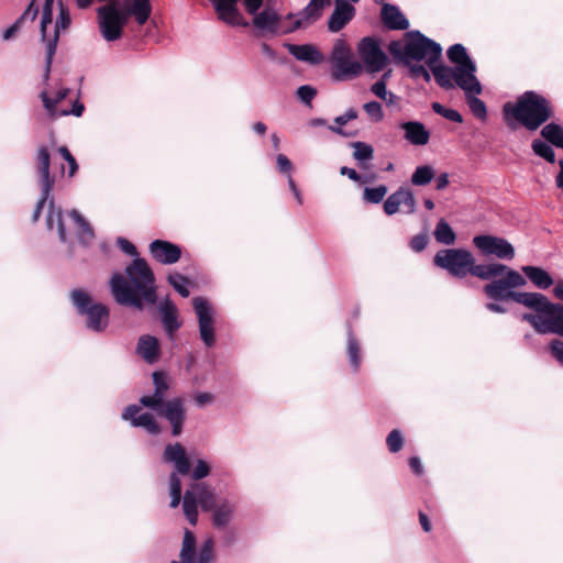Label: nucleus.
Masks as SVG:
<instances>
[{
    "label": "nucleus",
    "instance_id": "f257e3e1",
    "mask_svg": "<svg viewBox=\"0 0 563 563\" xmlns=\"http://www.w3.org/2000/svg\"><path fill=\"white\" fill-rule=\"evenodd\" d=\"M35 161L36 179L41 189V197L32 216L33 221L36 222L38 220L44 205L48 201V213L46 217L47 230L53 231L56 229L58 238L63 243L71 245L74 232L81 245H90L95 239V233L90 224L78 211L73 210L65 213L60 208H56L54 200L51 199L55 176L52 174V157L45 146L38 147Z\"/></svg>",
    "mask_w": 563,
    "mask_h": 563
},
{
    "label": "nucleus",
    "instance_id": "f03ea898",
    "mask_svg": "<svg viewBox=\"0 0 563 563\" xmlns=\"http://www.w3.org/2000/svg\"><path fill=\"white\" fill-rule=\"evenodd\" d=\"M125 275L114 274L110 280L111 294L119 305L142 310L145 303L156 302L155 277L145 260L135 258Z\"/></svg>",
    "mask_w": 563,
    "mask_h": 563
},
{
    "label": "nucleus",
    "instance_id": "7ed1b4c3",
    "mask_svg": "<svg viewBox=\"0 0 563 563\" xmlns=\"http://www.w3.org/2000/svg\"><path fill=\"white\" fill-rule=\"evenodd\" d=\"M211 510L212 525L218 529L227 528L234 518L236 504L227 497H216L203 483H194L186 490L183 500V510L187 520L195 526L198 520V506Z\"/></svg>",
    "mask_w": 563,
    "mask_h": 563
},
{
    "label": "nucleus",
    "instance_id": "20e7f679",
    "mask_svg": "<svg viewBox=\"0 0 563 563\" xmlns=\"http://www.w3.org/2000/svg\"><path fill=\"white\" fill-rule=\"evenodd\" d=\"M388 49L396 59L406 64H409L411 60H424L432 73L438 67V62L442 54L441 45L419 31L406 33L404 41L390 42Z\"/></svg>",
    "mask_w": 563,
    "mask_h": 563
},
{
    "label": "nucleus",
    "instance_id": "39448f33",
    "mask_svg": "<svg viewBox=\"0 0 563 563\" xmlns=\"http://www.w3.org/2000/svg\"><path fill=\"white\" fill-rule=\"evenodd\" d=\"M503 111L510 129H515V124L509 120V118H514L531 131L537 130L553 113L549 100L534 91L525 92L516 103L507 102Z\"/></svg>",
    "mask_w": 563,
    "mask_h": 563
},
{
    "label": "nucleus",
    "instance_id": "423d86ee",
    "mask_svg": "<svg viewBox=\"0 0 563 563\" xmlns=\"http://www.w3.org/2000/svg\"><path fill=\"white\" fill-rule=\"evenodd\" d=\"M449 60L454 67L441 65L433 69L435 82L443 89H453L463 81L476 79V65L468 56L462 44H454L446 52Z\"/></svg>",
    "mask_w": 563,
    "mask_h": 563
},
{
    "label": "nucleus",
    "instance_id": "0eeeda50",
    "mask_svg": "<svg viewBox=\"0 0 563 563\" xmlns=\"http://www.w3.org/2000/svg\"><path fill=\"white\" fill-rule=\"evenodd\" d=\"M536 298L532 305L527 308L533 310L532 313L522 314V320L529 322L540 334L553 333L563 336V306L551 302L540 292L533 294Z\"/></svg>",
    "mask_w": 563,
    "mask_h": 563
},
{
    "label": "nucleus",
    "instance_id": "6e6552de",
    "mask_svg": "<svg viewBox=\"0 0 563 563\" xmlns=\"http://www.w3.org/2000/svg\"><path fill=\"white\" fill-rule=\"evenodd\" d=\"M526 278L517 271L507 266L506 271L490 283L486 284L483 288L485 295L493 300H508L511 299L525 307L534 303L537 297L534 292H519L515 288L526 285Z\"/></svg>",
    "mask_w": 563,
    "mask_h": 563
},
{
    "label": "nucleus",
    "instance_id": "1a4fd4ad",
    "mask_svg": "<svg viewBox=\"0 0 563 563\" xmlns=\"http://www.w3.org/2000/svg\"><path fill=\"white\" fill-rule=\"evenodd\" d=\"M70 300L80 316L86 317V327L95 332H102L109 324V310L99 302H95L90 294L81 288L70 292Z\"/></svg>",
    "mask_w": 563,
    "mask_h": 563
},
{
    "label": "nucleus",
    "instance_id": "9d476101",
    "mask_svg": "<svg viewBox=\"0 0 563 563\" xmlns=\"http://www.w3.org/2000/svg\"><path fill=\"white\" fill-rule=\"evenodd\" d=\"M163 460L172 463L175 472L169 477L170 507L177 508L181 500V482L178 474L187 475L190 471V463L184 446L179 443L168 444L163 453Z\"/></svg>",
    "mask_w": 563,
    "mask_h": 563
},
{
    "label": "nucleus",
    "instance_id": "9b49d317",
    "mask_svg": "<svg viewBox=\"0 0 563 563\" xmlns=\"http://www.w3.org/2000/svg\"><path fill=\"white\" fill-rule=\"evenodd\" d=\"M332 76L336 80H346L357 77L363 71V65L355 60L352 51L344 40H336L332 53Z\"/></svg>",
    "mask_w": 563,
    "mask_h": 563
},
{
    "label": "nucleus",
    "instance_id": "f8f14e48",
    "mask_svg": "<svg viewBox=\"0 0 563 563\" xmlns=\"http://www.w3.org/2000/svg\"><path fill=\"white\" fill-rule=\"evenodd\" d=\"M473 262V254L465 249L440 250L433 257L435 266L457 278H464L470 274Z\"/></svg>",
    "mask_w": 563,
    "mask_h": 563
},
{
    "label": "nucleus",
    "instance_id": "ddd939ff",
    "mask_svg": "<svg viewBox=\"0 0 563 563\" xmlns=\"http://www.w3.org/2000/svg\"><path fill=\"white\" fill-rule=\"evenodd\" d=\"M214 542L211 538L206 539L197 549V542L194 533L185 529L179 561L172 563H213Z\"/></svg>",
    "mask_w": 563,
    "mask_h": 563
},
{
    "label": "nucleus",
    "instance_id": "4468645a",
    "mask_svg": "<svg viewBox=\"0 0 563 563\" xmlns=\"http://www.w3.org/2000/svg\"><path fill=\"white\" fill-rule=\"evenodd\" d=\"M252 15L254 16V26L258 30L269 33H277L278 31H282L283 33H289L314 21L312 19H308L305 15V9L300 15L291 22V24L280 23L279 15L273 8L269 7L265 8L262 12L257 11L256 14Z\"/></svg>",
    "mask_w": 563,
    "mask_h": 563
},
{
    "label": "nucleus",
    "instance_id": "2eb2a0df",
    "mask_svg": "<svg viewBox=\"0 0 563 563\" xmlns=\"http://www.w3.org/2000/svg\"><path fill=\"white\" fill-rule=\"evenodd\" d=\"M97 13L102 37L108 42L119 40L122 36L123 27L128 23L119 11V1L100 7Z\"/></svg>",
    "mask_w": 563,
    "mask_h": 563
},
{
    "label": "nucleus",
    "instance_id": "dca6fc26",
    "mask_svg": "<svg viewBox=\"0 0 563 563\" xmlns=\"http://www.w3.org/2000/svg\"><path fill=\"white\" fill-rule=\"evenodd\" d=\"M192 307L197 316L199 336L206 347L216 344L214 309L209 300L203 297L192 298Z\"/></svg>",
    "mask_w": 563,
    "mask_h": 563
},
{
    "label": "nucleus",
    "instance_id": "f3484780",
    "mask_svg": "<svg viewBox=\"0 0 563 563\" xmlns=\"http://www.w3.org/2000/svg\"><path fill=\"white\" fill-rule=\"evenodd\" d=\"M69 25H70L69 12L66 8H64V5L62 3L59 4V14L54 24L52 32H48V30H47L48 26H45V29H43L42 22L40 23L41 38H42V42L46 46L45 77H47L49 74L53 57L56 52L59 34L62 31L67 30Z\"/></svg>",
    "mask_w": 563,
    "mask_h": 563
},
{
    "label": "nucleus",
    "instance_id": "a211bd4d",
    "mask_svg": "<svg viewBox=\"0 0 563 563\" xmlns=\"http://www.w3.org/2000/svg\"><path fill=\"white\" fill-rule=\"evenodd\" d=\"M357 53L363 62V69L374 74L383 70L388 62L386 54L374 37H364L357 45Z\"/></svg>",
    "mask_w": 563,
    "mask_h": 563
},
{
    "label": "nucleus",
    "instance_id": "6ab92c4d",
    "mask_svg": "<svg viewBox=\"0 0 563 563\" xmlns=\"http://www.w3.org/2000/svg\"><path fill=\"white\" fill-rule=\"evenodd\" d=\"M474 246L485 256H496L499 260H512L515 247L504 238L481 234L473 238Z\"/></svg>",
    "mask_w": 563,
    "mask_h": 563
},
{
    "label": "nucleus",
    "instance_id": "aec40b11",
    "mask_svg": "<svg viewBox=\"0 0 563 563\" xmlns=\"http://www.w3.org/2000/svg\"><path fill=\"white\" fill-rule=\"evenodd\" d=\"M152 409L170 423L172 434L174 437H178L181 433L186 416L184 401L180 397H175L167 401H162V406Z\"/></svg>",
    "mask_w": 563,
    "mask_h": 563
},
{
    "label": "nucleus",
    "instance_id": "412c9836",
    "mask_svg": "<svg viewBox=\"0 0 563 563\" xmlns=\"http://www.w3.org/2000/svg\"><path fill=\"white\" fill-rule=\"evenodd\" d=\"M122 419L130 421L133 427L145 429L150 434H158L161 432V428L153 415L144 412L137 405L126 407L122 413Z\"/></svg>",
    "mask_w": 563,
    "mask_h": 563
},
{
    "label": "nucleus",
    "instance_id": "4be33fe9",
    "mask_svg": "<svg viewBox=\"0 0 563 563\" xmlns=\"http://www.w3.org/2000/svg\"><path fill=\"white\" fill-rule=\"evenodd\" d=\"M456 87L461 88L464 93L467 101V104L472 111V113L481 119L485 120L487 117V109L484 103L477 96L482 93L483 88L479 82V80L473 79L470 81H463L462 84L457 85Z\"/></svg>",
    "mask_w": 563,
    "mask_h": 563
},
{
    "label": "nucleus",
    "instance_id": "5701e85b",
    "mask_svg": "<svg viewBox=\"0 0 563 563\" xmlns=\"http://www.w3.org/2000/svg\"><path fill=\"white\" fill-rule=\"evenodd\" d=\"M119 11L129 21L133 18L139 25H144L151 16V0H122L119 2Z\"/></svg>",
    "mask_w": 563,
    "mask_h": 563
},
{
    "label": "nucleus",
    "instance_id": "b1692460",
    "mask_svg": "<svg viewBox=\"0 0 563 563\" xmlns=\"http://www.w3.org/2000/svg\"><path fill=\"white\" fill-rule=\"evenodd\" d=\"M148 250L151 255L164 265L175 264L181 256V249L178 245L164 240H154Z\"/></svg>",
    "mask_w": 563,
    "mask_h": 563
},
{
    "label": "nucleus",
    "instance_id": "393cba45",
    "mask_svg": "<svg viewBox=\"0 0 563 563\" xmlns=\"http://www.w3.org/2000/svg\"><path fill=\"white\" fill-rule=\"evenodd\" d=\"M355 15V8L345 0H335L334 10L329 18L328 29L330 32L341 31Z\"/></svg>",
    "mask_w": 563,
    "mask_h": 563
},
{
    "label": "nucleus",
    "instance_id": "a878e982",
    "mask_svg": "<svg viewBox=\"0 0 563 563\" xmlns=\"http://www.w3.org/2000/svg\"><path fill=\"white\" fill-rule=\"evenodd\" d=\"M154 393L140 398V404L147 408H158L165 401V395L169 388L167 376L163 372L153 373Z\"/></svg>",
    "mask_w": 563,
    "mask_h": 563
},
{
    "label": "nucleus",
    "instance_id": "bb28decb",
    "mask_svg": "<svg viewBox=\"0 0 563 563\" xmlns=\"http://www.w3.org/2000/svg\"><path fill=\"white\" fill-rule=\"evenodd\" d=\"M218 18L229 25H242L243 18L238 9L239 0H209Z\"/></svg>",
    "mask_w": 563,
    "mask_h": 563
},
{
    "label": "nucleus",
    "instance_id": "cd10ccee",
    "mask_svg": "<svg viewBox=\"0 0 563 563\" xmlns=\"http://www.w3.org/2000/svg\"><path fill=\"white\" fill-rule=\"evenodd\" d=\"M404 131V139L411 145L423 146L429 143L430 132L419 121H407L399 124Z\"/></svg>",
    "mask_w": 563,
    "mask_h": 563
},
{
    "label": "nucleus",
    "instance_id": "c85d7f7f",
    "mask_svg": "<svg viewBox=\"0 0 563 563\" xmlns=\"http://www.w3.org/2000/svg\"><path fill=\"white\" fill-rule=\"evenodd\" d=\"M159 317L167 334L173 338L174 333L181 327L178 319L177 307L168 299L159 306Z\"/></svg>",
    "mask_w": 563,
    "mask_h": 563
},
{
    "label": "nucleus",
    "instance_id": "c756f323",
    "mask_svg": "<svg viewBox=\"0 0 563 563\" xmlns=\"http://www.w3.org/2000/svg\"><path fill=\"white\" fill-rule=\"evenodd\" d=\"M137 354L148 364H153L158 360L159 343L155 336L142 335L136 346Z\"/></svg>",
    "mask_w": 563,
    "mask_h": 563
},
{
    "label": "nucleus",
    "instance_id": "7c9ffc66",
    "mask_svg": "<svg viewBox=\"0 0 563 563\" xmlns=\"http://www.w3.org/2000/svg\"><path fill=\"white\" fill-rule=\"evenodd\" d=\"M382 20L391 30H406L409 26L408 20L395 5L385 3L382 8Z\"/></svg>",
    "mask_w": 563,
    "mask_h": 563
},
{
    "label": "nucleus",
    "instance_id": "2f4dec72",
    "mask_svg": "<svg viewBox=\"0 0 563 563\" xmlns=\"http://www.w3.org/2000/svg\"><path fill=\"white\" fill-rule=\"evenodd\" d=\"M288 51L296 59L301 62H307L317 65L322 63L323 60L322 54L318 51L317 47L310 44H291L288 46Z\"/></svg>",
    "mask_w": 563,
    "mask_h": 563
},
{
    "label": "nucleus",
    "instance_id": "473e14b6",
    "mask_svg": "<svg viewBox=\"0 0 563 563\" xmlns=\"http://www.w3.org/2000/svg\"><path fill=\"white\" fill-rule=\"evenodd\" d=\"M506 269L507 266L500 263L476 264L474 261L470 274L483 280H490L500 276Z\"/></svg>",
    "mask_w": 563,
    "mask_h": 563
},
{
    "label": "nucleus",
    "instance_id": "72a5a7b5",
    "mask_svg": "<svg viewBox=\"0 0 563 563\" xmlns=\"http://www.w3.org/2000/svg\"><path fill=\"white\" fill-rule=\"evenodd\" d=\"M522 272L526 277L539 289H548L553 285V278L543 268L538 266H522Z\"/></svg>",
    "mask_w": 563,
    "mask_h": 563
},
{
    "label": "nucleus",
    "instance_id": "f704fd0d",
    "mask_svg": "<svg viewBox=\"0 0 563 563\" xmlns=\"http://www.w3.org/2000/svg\"><path fill=\"white\" fill-rule=\"evenodd\" d=\"M41 98L43 100L45 109L48 111L49 115L53 118L73 114L75 117H80L84 112V104L79 102H75L70 110L68 109H58L54 107V103L47 96V92L43 91L41 93Z\"/></svg>",
    "mask_w": 563,
    "mask_h": 563
},
{
    "label": "nucleus",
    "instance_id": "c9c22d12",
    "mask_svg": "<svg viewBox=\"0 0 563 563\" xmlns=\"http://www.w3.org/2000/svg\"><path fill=\"white\" fill-rule=\"evenodd\" d=\"M433 235L438 243L444 245H452L456 241L455 232L444 219L438 221Z\"/></svg>",
    "mask_w": 563,
    "mask_h": 563
},
{
    "label": "nucleus",
    "instance_id": "e433bc0d",
    "mask_svg": "<svg viewBox=\"0 0 563 563\" xmlns=\"http://www.w3.org/2000/svg\"><path fill=\"white\" fill-rule=\"evenodd\" d=\"M346 353L354 372H358L362 364L361 345L354 334L349 331Z\"/></svg>",
    "mask_w": 563,
    "mask_h": 563
},
{
    "label": "nucleus",
    "instance_id": "4c0bfd02",
    "mask_svg": "<svg viewBox=\"0 0 563 563\" xmlns=\"http://www.w3.org/2000/svg\"><path fill=\"white\" fill-rule=\"evenodd\" d=\"M435 177V169L431 165H419L413 170L410 181L413 186H427Z\"/></svg>",
    "mask_w": 563,
    "mask_h": 563
},
{
    "label": "nucleus",
    "instance_id": "58836bf2",
    "mask_svg": "<svg viewBox=\"0 0 563 563\" xmlns=\"http://www.w3.org/2000/svg\"><path fill=\"white\" fill-rule=\"evenodd\" d=\"M541 135L552 145L563 148V128L555 123H549L541 130Z\"/></svg>",
    "mask_w": 563,
    "mask_h": 563
},
{
    "label": "nucleus",
    "instance_id": "ea45409f",
    "mask_svg": "<svg viewBox=\"0 0 563 563\" xmlns=\"http://www.w3.org/2000/svg\"><path fill=\"white\" fill-rule=\"evenodd\" d=\"M353 147V157L355 161H357L360 164H363L365 162H368L373 159L374 157V148L372 145L365 143V142H353L351 144Z\"/></svg>",
    "mask_w": 563,
    "mask_h": 563
},
{
    "label": "nucleus",
    "instance_id": "a19ab883",
    "mask_svg": "<svg viewBox=\"0 0 563 563\" xmlns=\"http://www.w3.org/2000/svg\"><path fill=\"white\" fill-rule=\"evenodd\" d=\"M388 189L385 185L371 188L366 187L363 192V199L369 203H379L384 200Z\"/></svg>",
    "mask_w": 563,
    "mask_h": 563
},
{
    "label": "nucleus",
    "instance_id": "79ce46f5",
    "mask_svg": "<svg viewBox=\"0 0 563 563\" xmlns=\"http://www.w3.org/2000/svg\"><path fill=\"white\" fill-rule=\"evenodd\" d=\"M531 146L536 155L544 158L549 163L555 162L554 151L548 143L541 140H534Z\"/></svg>",
    "mask_w": 563,
    "mask_h": 563
},
{
    "label": "nucleus",
    "instance_id": "37998d69",
    "mask_svg": "<svg viewBox=\"0 0 563 563\" xmlns=\"http://www.w3.org/2000/svg\"><path fill=\"white\" fill-rule=\"evenodd\" d=\"M168 282L173 286V288L181 296V297H188L189 296V280L183 276L181 274L175 273L170 274L168 276Z\"/></svg>",
    "mask_w": 563,
    "mask_h": 563
},
{
    "label": "nucleus",
    "instance_id": "c03bdc74",
    "mask_svg": "<svg viewBox=\"0 0 563 563\" xmlns=\"http://www.w3.org/2000/svg\"><path fill=\"white\" fill-rule=\"evenodd\" d=\"M331 0H310L305 8V15L308 19L318 20L321 16V11L324 7L329 5Z\"/></svg>",
    "mask_w": 563,
    "mask_h": 563
},
{
    "label": "nucleus",
    "instance_id": "a18cd8bd",
    "mask_svg": "<svg viewBox=\"0 0 563 563\" xmlns=\"http://www.w3.org/2000/svg\"><path fill=\"white\" fill-rule=\"evenodd\" d=\"M357 118V112L354 109L346 110L343 114L336 117L334 119V125H330L329 129L338 134L345 135L343 130L341 129L342 125L346 124L349 121L354 120Z\"/></svg>",
    "mask_w": 563,
    "mask_h": 563
},
{
    "label": "nucleus",
    "instance_id": "49530a36",
    "mask_svg": "<svg viewBox=\"0 0 563 563\" xmlns=\"http://www.w3.org/2000/svg\"><path fill=\"white\" fill-rule=\"evenodd\" d=\"M432 110L437 114H440L443 118H445V119H448V120H450L452 122L461 123L463 121V118H462V115L460 114L459 111H456L454 109L445 108L444 106H442L439 102H433L432 103Z\"/></svg>",
    "mask_w": 563,
    "mask_h": 563
},
{
    "label": "nucleus",
    "instance_id": "de8ad7c7",
    "mask_svg": "<svg viewBox=\"0 0 563 563\" xmlns=\"http://www.w3.org/2000/svg\"><path fill=\"white\" fill-rule=\"evenodd\" d=\"M401 206L400 188L393 192L384 202V211L388 216H393L399 211Z\"/></svg>",
    "mask_w": 563,
    "mask_h": 563
},
{
    "label": "nucleus",
    "instance_id": "09e8293b",
    "mask_svg": "<svg viewBox=\"0 0 563 563\" xmlns=\"http://www.w3.org/2000/svg\"><path fill=\"white\" fill-rule=\"evenodd\" d=\"M388 450L391 453H396L401 450L404 445V437L398 429H394L389 432L386 439Z\"/></svg>",
    "mask_w": 563,
    "mask_h": 563
},
{
    "label": "nucleus",
    "instance_id": "8fccbe9b",
    "mask_svg": "<svg viewBox=\"0 0 563 563\" xmlns=\"http://www.w3.org/2000/svg\"><path fill=\"white\" fill-rule=\"evenodd\" d=\"M400 196H401V205H404L407 210L406 212L412 214L417 210V202L412 190L406 187H400Z\"/></svg>",
    "mask_w": 563,
    "mask_h": 563
},
{
    "label": "nucleus",
    "instance_id": "3c124183",
    "mask_svg": "<svg viewBox=\"0 0 563 563\" xmlns=\"http://www.w3.org/2000/svg\"><path fill=\"white\" fill-rule=\"evenodd\" d=\"M366 114L375 122H379L384 118V112L380 103L377 101H369L363 106Z\"/></svg>",
    "mask_w": 563,
    "mask_h": 563
},
{
    "label": "nucleus",
    "instance_id": "603ef678",
    "mask_svg": "<svg viewBox=\"0 0 563 563\" xmlns=\"http://www.w3.org/2000/svg\"><path fill=\"white\" fill-rule=\"evenodd\" d=\"M53 4L54 0H44L42 8V26H52L53 23Z\"/></svg>",
    "mask_w": 563,
    "mask_h": 563
},
{
    "label": "nucleus",
    "instance_id": "864d4df0",
    "mask_svg": "<svg viewBox=\"0 0 563 563\" xmlns=\"http://www.w3.org/2000/svg\"><path fill=\"white\" fill-rule=\"evenodd\" d=\"M317 95V91L314 88H312L311 86L309 85H303V86H300L297 90V96L298 98L307 103V104H310V102L312 101V99L316 97Z\"/></svg>",
    "mask_w": 563,
    "mask_h": 563
},
{
    "label": "nucleus",
    "instance_id": "5fc2aeb1",
    "mask_svg": "<svg viewBox=\"0 0 563 563\" xmlns=\"http://www.w3.org/2000/svg\"><path fill=\"white\" fill-rule=\"evenodd\" d=\"M388 74H384L383 77L376 81L372 87L371 91L379 99H387L386 79Z\"/></svg>",
    "mask_w": 563,
    "mask_h": 563
},
{
    "label": "nucleus",
    "instance_id": "6e6d98bb",
    "mask_svg": "<svg viewBox=\"0 0 563 563\" xmlns=\"http://www.w3.org/2000/svg\"><path fill=\"white\" fill-rule=\"evenodd\" d=\"M209 473L210 466L208 465V463L203 460H198L192 471V478L196 481L201 479L207 477Z\"/></svg>",
    "mask_w": 563,
    "mask_h": 563
},
{
    "label": "nucleus",
    "instance_id": "4d7b16f0",
    "mask_svg": "<svg viewBox=\"0 0 563 563\" xmlns=\"http://www.w3.org/2000/svg\"><path fill=\"white\" fill-rule=\"evenodd\" d=\"M276 164L279 173L290 175L292 170V164L289 158L284 154H278L276 157Z\"/></svg>",
    "mask_w": 563,
    "mask_h": 563
},
{
    "label": "nucleus",
    "instance_id": "13d9d810",
    "mask_svg": "<svg viewBox=\"0 0 563 563\" xmlns=\"http://www.w3.org/2000/svg\"><path fill=\"white\" fill-rule=\"evenodd\" d=\"M38 14V7L35 4V0H32L22 15L18 19L22 24L25 20L34 21Z\"/></svg>",
    "mask_w": 563,
    "mask_h": 563
},
{
    "label": "nucleus",
    "instance_id": "bf43d9fd",
    "mask_svg": "<svg viewBox=\"0 0 563 563\" xmlns=\"http://www.w3.org/2000/svg\"><path fill=\"white\" fill-rule=\"evenodd\" d=\"M427 244H428V236L424 233L413 236L410 241V247L415 252L423 251L427 247Z\"/></svg>",
    "mask_w": 563,
    "mask_h": 563
},
{
    "label": "nucleus",
    "instance_id": "052dcab7",
    "mask_svg": "<svg viewBox=\"0 0 563 563\" xmlns=\"http://www.w3.org/2000/svg\"><path fill=\"white\" fill-rule=\"evenodd\" d=\"M552 356L563 366V341L553 340L550 343Z\"/></svg>",
    "mask_w": 563,
    "mask_h": 563
},
{
    "label": "nucleus",
    "instance_id": "680f3d73",
    "mask_svg": "<svg viewBox=\"0 0 563 563\" xmlns=\"http://www.w3.org/2000/svg\"><path fill=\"white\" fill-rule=\"evenodd\" d=\"M410 71L413 77H421L427 82L431 80L430 73L427 70V68L421 64H416L410 66Z\"/></svg>",
    "mask_w": 563,
    "mask_h": 563
},
{
    "label": "nucleus",
    "instance_id": "e2e57ef3",
    "mask_svg": "<svg viewBox=\"0 0 563 563\" xmlns=\"http://www.w3.org/2000/svg\"><path fill=\"white\" fill-rule=\"evenodd\" d=\"M194 398L196 405L200 408L212 404L214 400L213 395L210 393H197Z\"/></svg>",
    "mask_w": 563,
    "mask_h": 563
},
{
    "label": "nucleus",
    "instance_id": "0e129e2a",
    "mask_svg": "<svg viewBox=\"0 0 563 563\" xmlns=\"http://www.w3.org/2000/svg\"><path fill=\"white\" fill-rule=\"evenodd\" d=\"M117 243L124 253L132 255V256L137 255L136 247L131 242H129L126 239L119 238L117 240Z\"/></svg>",
    "mask_w": 563,
    "mask_h": 563
},
{
    "label": "nucleus",
    "instance_id": "69168bd1",
    "mask_svg": "<svg viewBox=\"0 0 563 563\" xmlns=\"http://www.w3.org/2000/svg\"><path fill=\"white\" fill-rule=\"evenodd\" d=\"M264 0H244V8L249 14H256L263 5Z\"/></svg>",
    "mask_w": 563,
    "mask_h": 563
},
{
    "label": "nucleus",
    "instance_id": "338daca9",
    "mask_svg": "<svg viewBox=\"0 0 563 563\" xmlns=\"http://www.w3.org/2000/svg\"><path fill=\"white\" fill-rule=\"evenodd\" d=\"M449 183V174L442 173L435 179V188L438 190H443L448 187Z\"/></svg>",
    "mask_w": 563,
    "mask_h": 563
},
{
    "label": "nucleus",
    "instance_id": "774afa93",
    "mask_svg": "<svg viewBox=\"0 0 563 563\" xmlns=\"http://www.w3.org/2000/svg\"><path fill=\"white\" fill-rule=\"evenodd\" d=\"M21 27L20 21H15L10 27H8L3 34L2 37L4 41L10 40Z\"/></svg>",
    "mask_w": 563,
    "mask_h": 563
}]
</instances>
